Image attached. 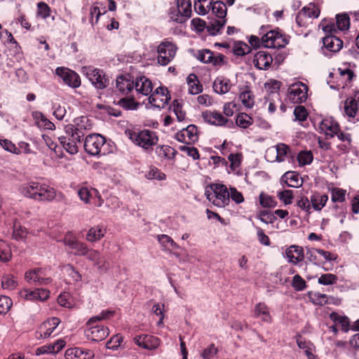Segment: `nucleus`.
Listing matches in <instances>:
<instances>
[{
	"instance_id": "f257e3e1",
	"label": "nucleus",
	"mask_w": 359,
	"mask_h": 359,
	"mask_svg": "<svg viewBox=\"0 0 359 359\" xmlns=\"http://www.w3.org/2000/svg\"><path fill=\"white\" fill-rule=\"evenodd\" d=\"M18 191L24 196L38 201H51L56 196L53 188L36 181L21 184Z\"/></svg>"
},
{
	"instance_id": "f03ea898",
	"label": "nucleus",
	"mask_w": 359,
	"mask_h": 359,
	"mask_svg": "<svg viewBox=\"0 0 359 359\" xmlns=\"http://www.w3.org/2000/svg\"><path fill=\"white\" fill-rule=\"evenodd\" d=\"M125 135L136 146L150 154L159 141L157 133L149 129H126Z\"/></svg>"
},
{
	"instance_id": "7ed1b4c3",
	"label": "nucleus",
	"mask_w": 359,
	"mask_h": 359,
	"mask_svg": "<svg viewBox=\"0 0 359 359\" xmlns=\"http://www.w3.org/2000/svg\"><path fill=\"white\" fill-rule=\"evenodd\" d=\"M114 314L113 311H102L100 314L91 317L86 324L85 336L88 340L99 342L109 334V328L101 325H95L97 321L109 319Z\"/></svg>"
},
{
	"instance_id": "20e7f679",
	"label": "nucleus",
	"mask_w": 359,
	"mask_h": 359,
	"mask_svg": "<svg viewBox=\"0 0 359 359\" xmlns=\"http://www.w3.org/2000/svg\"><path fill=\"white\" fill-rule=\"evenodd\" d=\"M323 30L326 35L323 39V47L331 53H337L343 47V41L334 34L337 33V29L334 22H328L326 20L322 21Z\"/></svg>"
},
{
	"instance_id": "39448f33",
	"label": "nucleus",
	"mask_w": 359,
	"mask_h": 359,
	"mask_svg": "<svg viewBox=\"0 0 359 359\" xmlns=\"http://www.w3.org/2000/svg\"><path fill=\"white\" fill-rule=\"evenodd\" d=\"M266 27L262 26L261 30L266 32L262 37L263 46L266 48H281L288 44L290 36L283 33L279 28L265 30Z\"/></svg>"
},
{
	"instance_id": "423d86ee",
	"label": "nucleus",
	"mask_w": 359,
	"mask_h": 359,
	"mask_svg": "<svg viewBox=\"0 0 359 359\" xmlns=\"http://www.w3.org/2000/svg\"><path fill=\"white\" fill-rule=\"evenodd\" d=\"M191 13V0H177L176 5L171 6L168 11L170 20L180 24L187 22Z\"/></svg>"
},
{
	"instance_id": "0eeeda50",
	"label": "nucleus",
	"mask_w": 359,
	"mask_h": 359,
	"mask_svg": "<svg viewBox=\"0 0 359 359\" xmlns=\"http://www.w3.org/2000/svg\"><path fill=\"white\" fill-rule=\"evenodd\" d=\"M106 139L104 136L93 133L86 135L84 142L83 148L86 153L90 156H102L107 154V150L104 149Z\"/></svg>"
},
{
	"instance_id": "6e6552de",
	"label": "nucleus",
	"mask_w": 359,
	"mask_h": 359,
	"mask_svg": "<svg viewBox=\"0 0 359 359\" xmlns=\"http://www.w3.org/2000/svg\"><path fill=\"white\" fill-rule=\"evenodd\" d=\"M205 196L213 205L222 208L228 205L230 202V194L227 187L224 184H215L213 192L205 191Z\"/></svg>"
},
{
	"instance_id": "1a4fd4ad",
	"label": "nucleus",
	"mask_w": 359,
	"mask_h": 359,
	"mask_svg": "<svg viewBox=\"0 0 359 359\" xmlns=\"http://www.w3.org/2000/svg\"><path fill=\"white\" fill-rule=\"evenodd\" d=\"M201 116L203 121L215 126H226L229 128L234 127L233 121L224 116L222 114L217 110H205L202 112Z\"/></svg>"
},
{
	"instance_id": "9d476101",
	"label": "nucleus",
	"mask_w": 359,
	"mask_h": 359,
	"mask_svg": "<svg viewBox=\"0 0 359 359\" xmlns=\"http://www.w3.org/2000/svg\"><path fill=\"white\" fill-rule=\"evenodd\" d=\"M177 47L169 41L161 42L157 48V61L162 66L168 65L175 57Z\"/></svg>"
},
{
	"instance_id": "9b49d317",
	"label": "nucleus",
	"mask_w": 359,
	"mask_h": 359,
	"mask_svg": "<svg viewBox=\"0 0 359 359\" xmlns=\"http://www.w3.org/2000/svg\"><path fill=\"white\" fill-rule=\"evenodd\" d=\"M86 75L97 89L102 90L109 85V76L102 69L88 67L86 70Z\"/></svg>"
},
{
	"instance_id": "f8f14e48",
	"label": "nucleus",
	"mask_w": 359,
	"mask_h": 359,
	"mask_svg": "<svg viewBox=\"0 0 359 359\" xmlns=\"http://www.w3.org/2000/svg\"><path fill=\"white\" fill-rule=\"evenodd\" d=\"M308 86L302 82L292 84L288 88L287 98L294 103L300 104L306 100Z\"/></svg>"
},
{
	"instance_id": "ddd939ff",
	"label": "nucleus",
	"mask_w": 359,
	"mask_h": 359,
	"mask_svg": "<svg viewBox=\"0 0 359 359\" xmlns=\"http://www.w3.org/2000/svg\"><path fill=\"white\" fill-rule=\"evenodd\" d=\"M170 95L166 87L161 86L149 96V102L154 107L164 108L170 100Z\"/></svg>"
},
{
	"instance_id": "4468645a",
	"label": "nucleus",
	"mask_w": 359,
	"mask_h": 359,
	"mask_svg": "<svg viewBox=\"0 0 359 359\" xmlns=\"http://www.w3.org/2000/svg\"><path fill=\"white\" fill-rule=\"evenodd\" d=\"M55 74L60 77L65 84L73 88H78L81 85L79 75L67 67H59L56 68Z\"/></svg>"
},
{
	"instance_id": "2eb2a0df",
	"label": "nucleus",
	"mask_w": 359,
	"mask_h": 359,
	"mask_svg": "<svg viewBox=\"0 0 359 359\" xmlns=\"http://www.w3.org/2000/svg\"><path fill=\"white\" fill-rule=\"evenodd\" d=\"M175 138L177 141L187 144H194L198 140V128L195 125L191 124L177 133Z\"/></svg>"
},
{
	"instance_id": "dca6fc26",
	"label": "nucleus",
	"mask_w": 359,
	"mask_h": 359,
	"mask_svg": "<svg viewBox=\"0 0 359 359\" xmlns=\"http://www.w3.org/2000/svg\"><path fill=\"white\" fill-rule=\"evenodd\" d=\"M60 323V320L55 317L43 322L40 325L39 330L35 332L36 339H41L48 338Z\"/></svg>"
},
{
	"instance_id": "f3484780",
	"label": "nucleus",
	"mask_w": 359,
	"mask_h": 359,
	"mask_svg": "<svg viewBox=\"0 0 359 359\" xmlns=\"http://www.w3.org/2000/svg\"><path fill=\"white\" fill-rule=\"evenodd\" d=\"M335 135L340 141V142L336 145L339 155L349 153L352 149L351 134L342 131L339 128V130L337 132Z\"/></svg>"
},
{
	"instance_id": "a211bd4d",
	"label": "nucleus",
	"mask_w": 359,
	"mask_h": 359,
	"mask_svg": "<svg viewBox=\"0 0 359 359\" xmlns=\"http://www.w3.org/2000/svg\"><path fill=\"white\" fill-rule=\"evenodd\" d=\"M196 58L203 63H211L216 66L223 63L224 55L221 53L215 55L210 50L203 49L198 51Z\"/></svg>"
},
{
	"instance_id": "6ab92c4d",
	"label": "nucleus",
	"mask_w": 359,
	"mask_h": 359,
	"mask_svg": "<svg viewBox=\"0 0 359 359\" xmlns=\"http://www.w3.org/2000/svg\"><path fill=\"white\" fill-rule=\"evenodd\" d=\"M340 126L332 117L321 121L319 125L320 133H324L327 137H334Z\"/></svg>"
},
{
	"instance_id": "aec40b11",
	"label": "nucleus",
	"mask_w": 359,
	"mask_h": 359,
	"mask_svg": "<svg viewBox=\"0 0 359 359\" xmlns=\"http://www.w3.org/2000/svg\"><path fill=\"white\" fill-rule=\"evenodd\" d=\"M134 341L137 346L148 350L156 348L159 345V339L156 337L149 334L135 336Z\"/></svg>"
},
{
	"instance_id": "412c9836",
	"label": "nucleus",
	"mask_w": 359,
	"mask_h": 359,
	"mask_svg": "<svg viewBox=\"0 0 359 359\" xmlns=\"http://www.w3.org/2000/svg\"><path fill=\"white\" fill-rule=\"evenodd\" d=\"M50 295L49 290L43 288H39L34 290H24L20 292V296L27 300H46Z\"/></svg>"
},
{
	"instance_id": "4be33fe9",
	"label": "nucleus",
	"mask_w": 359,
	"mask_h": 359,
	"mask_svg": "<svg viewBox=\"0 0 359 359\" xmlns=\"http://www.w3.org/2000/svg\"><path fill=\"white\" fill-rule=\"evenodd\" d=\"M93 262V265L97 267L101 273L107 272L109 268L110 264L104 257H102L97 250H92L88 258Z\"/></svg>"
},
{
	"instance_id": "5701e85b",
	"label": "nucleus",
	"mask_w": 359,
	"mask_h": 359,
	"mask_svg": "<svg viewBox=\"0 0 359 359\" xmlns=\"http://www.w3.org/2000/svg\"><path fill=\"white\" fill-rule=\"evenodd\" d=\"M65 357L67 359H92L94 357V353L88 349L74 347L66 351Z\"/></svg>"
},
{
	"instance_id": "b1692460",
	"label": "nucleus",
	"mask_w": 359,
	"mask_h": 359,
	"mask_svg": "<svg viewBox=\"0 0 359 359\" xmlns=\"http://www.w3.org/2000/svg\"><path fill=\"white\" fill-rule=\"evenodd\" d=\"M116 88L118 91L127 95L134 89V81L130 75H121L116 79Z\"/></svg>"
},
{
	"instance_id": "393cba45",
	"label": "nucleus",
	"mask_w": 359,
	"mask_h": 359,
	"mask_svg": "<svg viewBox=\"0 0 359 359\" xmlns=\"http://www.w3.org/2000/svg\"><path fill=\"white\" fill-rule=\"evenodd\" d=\"M71 125L74 126L75 130L83 137L93 128L92 121L88 116H85L75 118L74 120V124Z\"/></svg>"
},
{
	"instance_id": "a878e982",
	"label": "nucleus",
	"mask_w": 359,
	"mask_h": 359,
	"mask_svg": "<svg viewBox=\"0 0 359 359\" xmlns=\"http://www.w3.org/2000/svg\"><path fill=\"white\" fill-rule=\"evenodd\" d=\"M285 255L289 262L297 264L304 258V249L298 245H291L286 249Z\"/></svg>"
},
{
	"instance_id": "bb28decb",
	"label": "nucleus",
	"mask_w": 359,
	"mask_h": 359,
	"mask_svg": "<svg viewBox=\"0 0 359 359\" xmlns=\"http://www.w3.org/2000/svg\"><path fill=\"white\" fill-rule=\"evenodd\" d=\"M272 62V56L265 51L257 52L253 59L255 66L259 69H267Z\"/></svg>"
},
{
	"instance_id": "cd10ccee",
	"label": "nucleus",
	"mask_w": 359,
	"mask_h": 359,
	"mask_svg": "<svg viewBox=\"0 0 359 359\" xmlns=\"http://www.w3.org/2000/svg\"><path fill=\"white\" fill-rule=\"evenodd\" d=\"M67 245L71 249L74 250L76 256H85L87 259L93 249H89L85 243L76 240H68L65 241Z\"/></svg>"
},
{
	"instance_id": "c85d7f7f",
	"label": "nucleus",
	"mask_w": 359,
	"mask_h": 359,
	"mask_svg": "<svg viewBox=\"0 0 359 359\" xmlns=\"http://www.w3.org/2000/svg\"><path fill=\"white\" fill-rule=\"evenodd\" d=\"M43 270L41 269H35L30 270L25 273V279L28 282L33 281L34 283L40 285H48L51 282V278L43 277Z\"/></svg>"
},
{
	"instance_id": "c756f323",
	"label": "nucleus",
	"mask_w": 359,
	"mask_h": 359,
	"mask_svg": "<svg viewBox=\"0 0 359 359\" xmlns=\"http://www.w3.org/2000/svg\"><path fill=\"white\" fill-rule=\"evenodd\" d=\"M134 88L135 90L144 95H148L150 94L153 89V86L151 81L145 76H141L140 78H137L136 81H134Z\"/></svg>"
},
{
	"instance_id": "7c9ffc66",
	"label": "nucleus",
	"mask_w": 359,
	"mask_h": 359,
	"mask_svg": "<svg viewBox=\"0 0 359 359\" xmlns=\"http://www.w3.org/2000/svg\"><path fill=\"white\" fill-rule=\"evenodd\" d=\"M231 82L227 78L217 77L213 83V90L215 93L222 95L228 93L231 89Z\"/></svg>"
},
{
	"instance_id": "2f4dec72",
	"label": "nucleus",
	"mask_w": 359,
	"mask_h": 359,
	"mask_svg": "<svg viewBox=\"0 0 359 359\" xmlns=\"http://www.w3.org/2000/svg\"><path fill=\"white\" fill-rule=\"evenodd\" d=\"M281 181L290 187H299L302 184V180L299 178L297 172H286L281 177Z\"/></svg>"
},
{
	"instance_id": "473e14b6",
	"label": "nucleus",
	"mask_w": 359,
	"mask_h": 359,
	"mask_svg": "<svg viewBox=\"0 0 359 359\" xmlns=\"http://www.w3.org/2000/svg\"><path fill=\"white\" fill-rule=\"evenodd\" d=\"M330 318L336 324L341 326L343 332H347L350 329V320L346 316H341L337 312H332L330 314Z\"/></svg>"
},
{
	"instance_id": "72a5a7b5",
	"label": "nucleus",
	"mask_w": 359,
	"mask_h": 359,
	"mask_svg": "<svg viewBox=\"0 0 359 359\" xmlns=\"http://www.w3.org/2000/svg\"><path fill=\"white\" fill-rule=\"evenodd\" d=\"M157 238L163 248V250L165 251L171 252L180 248L178 244L176 243L171 237L166 234L158 235Z\"/></svg>"
},
{
	"instance_id": "f704fd0d",
	"label": "nucleus",
	"mask_w": 359,
	"mask_h": 359,
	"mask_svg": "<svg viewBox=\"0 0 359 359\" xmlns=\"http://www.w3.org/2000/svg\"><path fill=\"white\" fill-rule=\"evenodd\" d=\"M155 153L161 158L173 159L177 154L176 150L168 145L155 146Z\"/></svg>"
},
{
	"instance_id": "c9c22d12",
	"label": "nucleus",
	"mask_w": 359,
	"mask_h": 359,
	"mask_svg": "<svg viewBox=\"0 0 359 359\" xmlns=\"http://www.w3.org/2000/svg\"><path fill=\"white\" fill-rule=\"evenodd\" d=\"M254 316L255 318H262L264 322L270 323L271 321L269 308L264 303L260 302L255 305Z\"/></svg>"
},
{
	"instance_id": "e433bc0d",
	"label": "nucleus",
	"mask_w": 359,
	"mask_h": 359,
	"mask_svg": "<svg viewBox=\"0 0 359 359\" xmlns=\"http://www.w3.org/2000/svg\"><path fill=\"white\" fill-rule=\"evenodd\" d=\"M226 22V20L212 19L206 25L207 31L212 36L220 34Z\"/></svg>"
},
{
	"instance_id": "4c0bfd02",
	"label": "nucleus",
	"mask_w": 359,
	"mask_h": 359,
	"mask_svg": "<svg viewBox=\"0 0 359 359\" xmlns=\"http://www.w3.org/2000/svg\"><path fill=\"white\" fill-rule=\"evenodd\" d=\"M210 10L212 11V13L219 20H226V16L227 9L226 4L224 2L220 1H217L215 2L212 1Z\"/></svg>"
},
{
	"instance_id": "58836bf2",
	"label": "nucleus",
	"mask_w": 359,
	"mask_h": 359,
	"mask_svg": "<svg viewBox=\"0 0 359 359\" xmlns=\"http://www.w3.org/2000/svg\"><path fill=\"white\" fill-rule=\"evenodd\" d=\"M242 104L247 108H252L255 104V96L248 87H245L239 95Z\"/></svg>"
},
{
	"instance_id": "ea45409f",
	"label": "nucleus",
	"mask_w": 359,
	"mask_h": 359,
	"mask_svg": "<svg viewBox=\"0 0 359 359\" xmlns=\"http://www.w3.org/2000/svg\"><path fill=\"white\" fill-rule=\"evenodd\" d=\"M106 230L102 226H95L88 230L86 238L88 242H96L100 241L104 236Z\"/></svg>"
},
{
	"instance_id": "a19ab883",
	"label": "nucleus",
	"mask_w": 359,
	"mask_h": 359,
	"mask_svg": "<svg viewBox=\"0 0 359 359\" xmlns=\"http://www.w3.org/2000/svg\"><path fill=\"white\" fill-rule=\"evenodd\" d=\"M187 83L189 85V92L190 94L196 95L202 92L203 86L200 83L196 74H189L187 77Z\"/></svg>"
},
{
	"instance_id": "79ce46f5",
	"label": "nucleus",
	"mask_w": 359,
	"mask_h": 359,
	"mask_svg": "<svg viewBox=\"0 0 359 359\" xmlns=\"http://www.w3.org/2000/svg\"><path fill=\"white\" fill-rule=\"evenodd\" d=\"M328 196L315 193L311 196V203L314 210H320L327 203Z\"/></svg>"
},
{
	"instance_id": "37998d69",
	"label": "nucleus",
	"mask_w": 359,
	"mask_h": 359,
	"mask_svg": "<svg viewBox=\"0 0 359 359\" xmlns=\"http://www.w3.org/2000/svg\"><path fill=\"white\" fill-rule=\"evenodd\" d=\"M253 118L246 113H238L236 118V124L242 129H247L253 124Z\"/></svg>"
},
{
	"instance_id": "c03bdc74",
	"label": "nucleus",
	"mask_w": 359,
	"mask_h": 359,
	"mask_svg": "<svg viewBox=\"0 0 359 359\" xmlns=\"http://www.w3.org/2000/svg\"><path fill=\"white\" fill-rule=\"evenodd\" d=\"M60 144L63 149L70 154H76L79 151V144L76 142L68 140L67 138L60 136L58 137Z\"/></svg>"
},
{
	"instance_id": "a18cd8bd",
	"label": "nucleus",
	"mask_w": 359,
	"mask_h": 359,
	"mask_svg": "<svg viewBox=\"0 0 359 359\" xmlns=\"http://www.w3.org/2000/svg\"><path fill=\"white\" fill-rule=\"evenodd\" d=\"M65 135H62L63 137L67 138L68 140L76 142V143H78L79 145L81 144V138L83 137L79 134V133L75 130L74 126H72L71 124H68L65 126Z\"/></svg>"
},
{
	"instance_id": "49530a36",
	"label": "nucleus",
	"mask_w": 359,
	"mask_h": 359,
	"mask_svg": "<svg viewBox=\"0 0 359 359\" xmlns=\"http://www.w3.org/2000/svg\"><path fill=\"white\" fill-rule=\"evenodd\" d=\"M358 102L354 98H348L344 103L345 114L351 118H354L358 114Z\"/></svg>"
},
{
	"instance_id": "de8ad7c7",
	"label": "nucleus",
	"mask_w": 359,
	"mask_h": 359,
	"mask_svg": "<svg viewBox=\"0 0 359 359\" xmlns=\"http://www.w3.org/2000/svg\"><path fill=\"white\" fill-rule=\"evenodd\" d=\"M212 5V0H195L194 1V9L196 12L199 15H205L210 10V6Z\"/></svg>"
},
{
	"instance_id": "09e8293b",
	"label": "nucleus",
	"mask_w": 359,
	"mask_h": 359,
	"mask_svg": "<svg viewBox=\"0 0 359 359\" xmlns=\"http://www.w3.org/2000/svg\"><path fill=\"white\" fill-rule=\"evenodd\" d=\"M12 258L11 249L9 245L0 239V262H8Z\"/></svg>"
},
{
	"instance_id": "8fccbe9b",
	"label": "nucleus",
	"mask_w": 359,
	"mask_h": 359,
	"mask_svg": "<svg viewBox=\"0 0 359 359\" xmlns=\"http://www.w3.org/2000/svg\"><path fill=\"white\" fill-rule=\"evenodd\" d=\"M98 194L97 191L94 189H88L86 187H81L78 191V195L80 199L86 203H90V199L95 195Z\"/></svg>"
},
{
	"instance_id": "3c124183",
	"label": "nucleus",
	"mask_w": 359,
	"mask_h": 359,
	"mask_svg": "<svg viewBox=\"0 0 359 359\" xmlns=\"http://www.w3.org/2000/svg\"><path fill=\"white\" fill-rule=\"evenodd\" d=\"M350 26V18L348 14H337L336 15V29L337 30H346Z\"/></svg>"
},
{
	"instance_id": "603ef678",
	"label": "nucleus",
	"mask_w": 359,
	"mask_h": 359,
	"mask_svg": "<svg viewBox=\"0 0 359 359\" xmlns=\"http://www.w3.org/2000/svg\"><path fill=\"white\" fill-rule=\"evenodd\" d=\"M116 104L126 110L137 109L140 104L137 102L133 97H126L120 99Z\"/></svg>"
},
{
	"instance_id": "864d4df0",
	"label": "nucleus",
	"mask_w": 359,
	"mask_h": 359,
	"mask_svg": "<svg viewBox=\"0 0 359 359\" xmlns=\"http://www.w3.org/2000/svg\"><path fill=\"white\" fill-rule=\"evenodd\" d=\"M251 47L243 41H236L233 47V53L238 56H244L251 52Z\"/></svg>"
},
{
	"instance_id": "5fc2aeb1",
	"label": "nucleus",
	"mask_w": 359,
	"mask_h": 359,
	"mask_svg": "<svg viewBox=\"0 0 359 359\" xmlns=\"http://www.w3.org/2000/svg\"><path fill=\"white\" fill-rule=\"evenodd\" d=\"M18 285V282L11 274H6L1 277V287L3 289L13 290Z\"/></svg>"
},
{
	"instance_id": "6e6d98bb",
	"label": "nucleus",
	"mask_w": 359,
	"mask_h": 359,
	"mask_svg": "<svg viewBox=\"0 0 359 359\" xmlns=\"http://www.w3.org/2000/svg\"><path fill=\"white\" fill-rule=\"evenodd\" d=\"M306 8H302L296 16V23L300 27H307L313 21L306 15Z\"/></svg>"
},
{
	"instance_id": "4d7b16f0",
	"label": "nucleus",
	"mask_w": 359,
	"mask_h": 359,
	"mask_svg": "<svg viewBox=\"0 0 359 359\" xmlns=\"http://www.w3.org/2000/svg\"><path fill=\"white\" fill-rule=\"evenodd\" d=\"M302 8H306V15L312 21L313 19L318 18L320 13V10L318 5L314 3H310Z\"/></svg>"
},
{
	"instance_id": "13d9d810",
	"label": "nucleus",
	"mask_w": 359,
	"mask_h": 359,
	"mask_svg": "<svg viewBox=\"0 0 359 359\" xmlns=\"http://www.w3.org/2000/svg\"><path fill=\"white\" fill-rule=\"evenodd\" d=\"M313 159V156L311 151H302L297 155V161L301 166L310 165Z\"/></svg>"
},
{
	"instance_id": "bf43d9fd",
	"label": "nucleus",
	"mask_w": 359,
	"mask_h": 359,
	"mask_svg": "<svg viewBox=\"0 0 359 359\" xmlns=\"http://www.w3.org/2000/svg\"><path fill=\"white\" fill-rule=\"evenodd\" d=\"M259 200L260 205L264 208H273L277 205V202L273 196L264 192L259 194Z\"/></svg>"
},
{
	"instance_id": "052dcab7",
	"label": "nucleus",
	"mask_w": 359,
	"mask_h": 359,
	"mask_svg": "<svg viewBox=\"0 0 359 359\" xmlns=\"http://www.w3.org/2000/svg\"><path fill=\"white\" fill-rule=\"evenodd\" d=\"M338 277L333 273H325L321 275L318 279V283L323 285H330L337 283Z\"/></svg>"
},
{
	"instance_id": "680f3d73",
	"label": "nucleus",
	"mask_w": 359,
	"mask_h": 359,
	"mask_svg": "<svg viewBox=\"0 0 359 359\" xmlns=\"http://www.w3.org/2000/svg\"><path fill=\"white\" fill-rule=\"evenodd\" d=\"M65 344L64 340L57 339L53 344L46 345L47 353H57L64 348Z\"/></svg>"
},
{
	"instance_id": "e2e57ef3",
	"label": "nucleus",
	"mask_w": 359,
	"mask_h": 359,
	"mask_svg": "<svg viewBox=\"0 0 359 359\" xmlns=\"http://www.w3.org/2000/svg\"><path fill=\"white\" fill-rule=\"evenodd\" d=\"M65 344L64 340L57 339L53 344L46 345L47 353H57L64 348Z\"/></svg>"
},
{
	"instance_id": "0e129e2a",
	"label": "nucleus",
	"mask_w": 359,
	"mask_h": 359,
	"mask_svg": "<svg viewBox=\"0 0 359 359\" xmlns=\"http://www.w3.org/2000/svg\"><path fill=\"white\" fill-rule=\"evenodd\" d=\"M277 196L285 205H290L292 203V199L294 198L293 191L290 189H285L284 191H279L278 192Z\"/></svg>"
},
{
	"instance_id": "69168bd1",
	"label": "nucleus",
	"mask_w": 359,
	"mask_h": 359,
	"mask_svg": "<svg viewBox=\"0 0 359 359\" xmlns=\"http://www.w3.org/2000/svg\"><path fill=\"white\" fill-rule=\"evenodd\" d=\"M291 285L296 291H303L307 287L306 282L299 274L293 277Z\"/></svg>"
},
{
	"instance_id": "338daca9",
	"label": "nucleus",
	"mask_w": 359,
	"mask_h": 359,
	"mask_svg": "<svg viewBox=\"0 0 359 359\" xmlns=\"http://www.w3.org/2000/svg\"><path fill=\"white\" fill-rule=\"evenodd\" d=\"M51 8L45 2L41 1L37 4V15L43 19L50 15Z\"/></svg>"
},
{
	"instance_id": "774afa93",
	"label": "nucleus",
	"mask_w": 359,
	"mask_h": 359,
	"mask_svg": "<svg viewBox=\"0 0 359 359\" xmlns=\"http://www.w3.org/2000/svg\"><path fill=\"white\" fill-rule=\"evenodd\" d=\"M26 236V229L22 227L20 223L15 222L13 224V238L15 240H20L25 238Z\"/></svg>"
}]
</instances>
